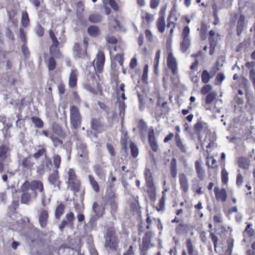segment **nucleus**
I'll return each instance as SVG.
<instances>
[{"instance_id":"nucleus-47","label":"nucleus","mask_w":255,"mask_h":255,"mask_svg":"<svg viewBox=\"0 0 255 255\" xmlns=\"http://www.w3.org/2000/svg\"><path fill=\"white\" fill-rule=\"evenodd\" d=\"M216 95L212 92L207 95L206 98V103L209 104L211 103L216 98Z\"/></svg>"},{"instance_id":"nucleus-63","label":"nucleus","mask_w":255,"mask_h":255,"mask_svg":"<svg viewBox=\"0 0 255 255\" xmlns=\"http://www.w3.org/2000/svg\"><path fill=\"white\" fill-rule=\"evenodd\" d=\"M114 60L118 62L121 66H122L123 65V56L121 54H117L114 58Z\"/></svg>"},{"instance_id":"nucleus-19","label":"nucleus","mask_w":255,"mask_h":255,"mask_svg":"<svg viewBox=\"0 0 255 255\" xmlns=\"http://www.w3.org/2000/svg\"><path fill=\"white\" fill-rule=\"evenodd\" d=\"M148 139L152 149L154 151H156L158 149V145L154 137V131L153 129L150 130L149 131Z\"/></svg>"},{"instance_id":"nucleus-34","label":"nucleus","mask_w":255,"mask_h":255,"mask_svg":"<svg viewBox=\"0 0 255 255\" xmlns=\"http://www.w3.org/2000/svg\"><path fill=\"white\" fill-rule=\"evenodd\" d=\"M89 20L93 23L100 22L102 19V16L98 13L91 14L89 17Z\"/></svg>"},{"instance_id":"nucleus-31","label":"nucleus","mask_w":255,"mask_h":255,"mask_svg":"<svg viewBox=\"0 0 255 255\" xmlns=\"http://www.w3.org/2000/svg\"><path fill=\"white\" fill-rule=\"evenodd\" d=\"M88 179L90 182L91 186H92L93 189L96 192H98L99 191V186L97 182V181L95 180L94 177L91 175H88Z\"/></svg>"},{"instance_id":"nucleus-62","label":"nucleus","mask_w":255,"mask_h":255,"mask_svg":"<svg viewBox=\"0 0 255 255\" xmlns=\"http://www.w3.org/2000/svg\"><path fill=\"white\" fill-rule=\"evenodd\" d=\"M35 31H36V34L39 36H41L43 35V33H44V29H43V28L38 25L36 28V29H35Z\"/></svg>"},{"instance_id":"nucleus-45","label":"nucleus","mask_w":255,"mask_h":255,"mask_svg":"<svg viewBox=\"0 0 255 255\" xmlns=\"http://www.w3.org/2000/svg\"><path fill=\"white\" fill-rule=\"evenodd\" d=\"M222 181L224 184H227L228 181V173L225 169H223L221 173Z\"/></svg>"},{"instance_id":"nucleus-17","label":"nucleus","mask_w":255,"mask_h":255,"mask_svg":"<svg viewBox=\"0 0 255 255\" xmlns=\"http://www.w3.org/2000/svg\"><path fill=\"white\" fill-rule=\"evenodd\" d=\"M202 163L201 160H197L195 163V167L197 176L200 180H203L205 177V170L202 166Z\"/></svg>"},{"instance_id":"nucleus-42","label":"nucleus","mask_w":255,"mask_h":255,"mask_svg":"<svg viewBox=\"0 0 255 255\" xmlns=\"http://www.w3.org/2000/svg\"><path fill=\"white\" fill-rule=\"evenodd\" d=\"M29 20L27 13L26 12H23L21 18L22 25L24 27H26L29 24Z\"/></svg>"},{"instance_id":"nucleus-23","label":"nucleus","mask_w":255,"mask_h":255,"mask_svg":"<svg viewBox=\"0 0 255 255\" xmlns=\"http://www.w3.org/2000/svg\"><path fill=\"white\" fill-rule=\"evenodd\" d=\"M179 15V14L177 12V5L176 3H174L167 20L175 22L177 20Z\"/></svg>"},{"instance_id":"nucleus-2","label":"nucleus","mask_w":255,"mask_h":255,"mask_svg":"<svg viewBox=\"0 0 255 255\" xmlns=\"http://www.w3.org/2000/svg\"><path fill=\"white\" fill-rule=\"evenodd\" d=\"M22 189L23 191L31 190L34 193V198L37 196V191L43 192L44 191L43 185L41 182L33 180L31 182L25 181L22 185Z\"/></svg>"},{"instance_id":"nucleus-41","label":"nucleus","mask_w":255,"mask_h":255,"mask_svg":"<svg viewBox=\"0 0 255 255\" xmlns=\"http://www.w3.org/2000/svg\"><path fill=\"white\" fill-rule=\"evenodd\" d=\"M31 121L36 127L42 128L43 127V122L39 118L33 117L31 118Z\"/></svg>"},{"instance_id":"nucleus-30","label":"nucleus","mask_w":255,"mask_h":255,"mask_svg":"<svg viewBox=\"0 0 255 255\" xmlns=\"http://www.w3.org/2000/svg\"><path fill=\"white\" fill-rule=\"evenodd\" d=\"M141 17L144 22H146L147 23H150L154 20V15L146 11L142 12Z\"/></svg>"},{"instance_id":"nucleus-48","label":"nucleus","mask_w":255,"mask_h":255,"mask_svg":"<svg viewBox=\"0 0 255 255\" xmlns=\"http://www.w3.org/2000/svg\"><path fill=\"white\" fill-rule=\"evenodd\" d=\"M53 161L55 167L58 168L60 166L61 163V158L58 155H54L53 156Z\"/></svg>"},{"instance_id":"nucleus-32","label":"nucleus","mask_w":255,"mask_h":255,"mask_svg":"<svg viewBox=\"0 0 255 255\" xmlns=\"http://www.w3.org/2000/svg\"><path fill=\"white\" fill-rule=\"evenodd\" d=\"M49 181L52 184L57 185L59 184L58 177L57 175V171H55L52 174H51L49 178Z\"/></svg>"},{"instance_id":"nucleus-12","label":"nucleus","mask_w":255,"mask_h":255,"mask_svg":"<svg viewBox=\"0 0 255 255\" xmlns=\"http://www.w3.org/2000/svg\"><path fill=\"white\" fill-rule=\"evenodd\" d=\"M84 48H81L80 46L76 44L73 48L74 53L77 58H83L86 54V48L88 46V42L86 39L84 40Z\"/></svg>"},{"instance_id":"nucleus-10","label":"nucleus","mask_w":255,"mask_h":255,"mask_svg":"<svg viewBox=\"0 0 255 255\" xmlns=\"http://www.w3.org/2000/svg\"><path fill=\"white\" fill-rule=\"evenodd\" d=\"M189 33L190 28L189 26H185L182 32L183 40L181 44V50L183 52H186L190 45Z\"/></svg>"},{"instance_id":"nucleus-26","label":"nucleus","mask_w":255,"mask_h":255,"mask_svg":"<svg viewBox=\"0 0 255 255\" xmlns=\"http://www.w3.org/2000/svg\"><path fill=\"white\" fill-rule=\"evenodd\" d=\"M114 185H112L111 183H109V187L107 189L106 194L105 196V200L106 201L108 202L110 200L115 199V194L114 192L112 190V187Z\"/></svg>"},{"instance_id":"nucleus-28","label":"nucleus","mask_w":255,"mask_h":255,"mask_svg":"<svg viewBox=\"0 0 255 255\" xmlns=\"http://www.w3.org/2000/svg\"><path fill=\"white\" fill-rule=\"evenodd\" d=\"M244 21L245 17L241 15L238 20L237 27V32L238 35H240L241 34L243 30L244 26Z\"/></svg>"},{"instance_id":"nucleus-4","label":"nucleus","mask_w":255,"mask_h":255,"mask_svg":"<svg viewBox=\"0 0 255 255\" xmlns=\"http://www.w3.org/2000/svg\"><path fill=\"white\" fill-rule=\"evenodd\" d=\"M125 84L122 83L120 85L119 89H117L118 94H120L121 92V98L123 101L121 100L119 98L117 99V102L116 103V107H118L120 117L123 118L125 115V109L126 106L124 100L127 99V97L125 95Z\"/></svg>"},{"instance_id":"nucleus-53","label":"nucleus","mask_w":255,"mask_h":255,"mask_svg":"<svg viewBox=\"0 0 255 255\" xmlns=\"http://www.w3.org/2000/svg\"><path fill=\"white\" fill-rule=\"evenodd\" d=\"M207 165L209 167H212L216 163V160L213 157H207Z\"/></svg>"},{"instance_id":"nucleus-46","label":"nucleus","mask_w":255,"mask_h":255,"mask_svg":"<svg viewBox=\"0 0 255 255\" xmlns=\"http://www.w3.org/2000/svg\"><path fill=\"white\" fill-rule=\"evenodd\" d=\"M56 66V62L53 58H50L48 62H47V66L49 70L51 71L54 69Z\"/></svg>"},{"instance_id":"nucleus-16","label":"nucleus","mask_w":255,"mask_h":255,"mask_svg":"<svg viewBox=\"0 0 255 255\" xmlns=\"http://www.w3.org/2000/svg\"><path fill=\"white\" fill-rule=\"evenodd\" d=\"M179 183L182 190L187 192L189 189L188 180L184 173H181L179 175Z\"/></svg>"},{"instance_id":"nucleus-36","label":"nucleus","mask_w":255,"mask_h":255,"mask_svg":"<svg viewBox=\"0 0 255 255\" xmlns=\"http://www.w3.org/2000/svg\"><path fill=\"white\" fill-rule=\"evenodd\" d=\"M187 248L190 255H198V253L193 249V247L191 240L189 239L187 242Z\"/></svg>"},{"instance_id":"nucleus-64","label":"nucleus","mask_w":255,"mask_h":255,"mask_svg":"<svg viewBox=\"0 0 255 255\" xmlns=\"http://www.w3.org/2000/svg\"><path fill=\"white\" fill-rule=\"evenodd\" d=\"M148 66L146 65L143 69V73L142 75V80L145 81L147 79Z\"/></svg>"},{"instance_id":"nucleus-39","label":"nucleus","mask_w":255,"mask_h":255,"mask_svg":"<svg viewBox=\"0 0 255 255\" xmlns=\"http://www.w3.org/2000/svg\"><path fill=\"white\" fill-rule=\"evenodd\" d=\"M176 144L178 147L183 152H185L186 151V148L185 145L182 142L181 139L178 135L176 136Z\"/></svg>"},{"instance_id":"nucleus-24","label":"nucleus","mask_w":255,"mask_h":255,"mask_svg":"<svg viewBox=\"0 0 255 255\" xmlns=\"http://www.w3.org/2000/svg\"><path fill=\"white\" fill-rule=\"evenodd\" d=\"M52 166L51 161L49 159H45V165H41L37 169V172L40 174H42L45 171H48L51 169Z\"/></svg>"},{"instance_id":"nucleus-27","label":"nucleus","mask_w":255,"mask_h":255,"mask_svg":"<svg viewBox=\"0 0 255 255\" xmlns=\"http://www.w3.org/2000/svg\"><path fill=\"white\" fill-rule=\"evenodd\" d=\"M157 26L158 29V30L162 33L164 31L165 27V17L162 15L160 16L157 20Z\"/></svg>"},{"instance_id":"nucleus-61","label":"nucleus","mask_w":255,"mask_h":255,"mask_svg":"<svg viewBox=\"0 0 255 255\" xmlns=\"http://www.w3.org/2000/svg\"><path fill=\"white\" fill-rule=\"evenodd\" d=\"M160 0H150V6L151 8H156L159 5Z\"/></svg>"},{"instance_id":"nucleus-51","label":"nucleus","mask_w":255,"mask_h":255,"mask_svg":"<svg viewBox=\"0 0 255 255\" xmlns=\"http://www.w3.org/2000/svg\"><path fill=\"white\" fill-rule=\"evenodd\" d=\"M145 176L146 183L153 182V178L152 176V174L149 170H146L145 171Z\"/></svg>"},{"instance_id":"nucleus-58","label":"nucleus","mask_w":255,"mask_h":255,"mask_svg":"<svg viewBox=\"0 0 255 255\" xmlns=\"http://www.w3.org/2000/svg\"><path fill=\"white\" fill-rule=\"evenodd\" d=\"M23 55L25 57H27L29 55V52L26 45L24 43L21 47Z\"/></svg>"},{"instance_id":"nucleus-29","label":"nucleus","mask_w":255,"mask_h":255,"mask_svg":"<svg viewBox=\"0 0 255 255\" xmlns=\"http://www.w3.org/2000/svg\"><path fill=\"white\" fill-rule=\"evenodd\" d=\"M88 31L89 35L93 37H96L99 35L100 33L99 28L95 25H92L89 27Z\"/></svg>"},{"instance_id":"nucleus-59","label":"nucleus","mask_w":255,"mask_h":255,"mask_svg":"<svg viewBox=\"0 0 255 255\" xmlns=\"http://www.w3.org/2000/svg\"><path fill=\"white\" fill-rule=\"evenodd\" d=\"M109 3L111 7L116 11L119 10V6L115 1L114 0H109Z\"/></svg>"},{"instance_id":"nucleus-57","label":"nucleus","mask_w":255,"mask_h":255,"mask_svg":"<svg viewBox=\"0 0 255 255\" xmlns=\"http://www.w3.org/2000/svg\"><path fill=\"white\" fill-rule=\"evenodd\" d=\"M106 40L107 42L111 44H116L117 41V39L115 37L109 35L106 37Z\"/></svg>"},{"instance_id":"nucleus-35","label":"nucleus","mask_w":255,"mask_h":255,"mask_svg":"<svg viewBox=\"0 0 255 255\" xmlns=\"http://www.w3.org/2000/svg\"><path fill=\"white\" fill-rule=\"evenodd\" d=\"M8 151V148L6 146L2 145L0 147V160H4L6 156Z\"/></svg>"},{"instance_id":"nucleus-56","label":"nucleus","mask_w":255,"mask_h":255,"mask_svg":"<svg viewBox=\"0 0 255 255\" xmlns=\"http://www.w3.org/2000/svg\"><path fill=\"white\" fill-rule=\"evenodd\" d=\"M212 89V87L210 85H206L202 88L201 93L202 94H206L209 92Z\"/></svg>"},{"instance_id":"nucleus-14","label":"nucleus","mask_w":255,"mask_h":255,"mask_svg":"<svg viewBox=\"0 0 255 255\" xmlns=\"http://www.w3.org/2000/svg\"><path fill=\"white\" fill-rule=\"evenodd\" d=\"M78 72L74 67H72L71 69L69 77V85L71 88L75 87L77 85V78Z\"/></svg>"},{"instance_id":"nucleus-1","label":"nucleus","mask_w":255,"mask_h":255,"mask_svg":"<svg viewBox=\"0 0 255 255\" xmlns=\"http://www.w3.org/2000/svg\"><path fill=\"white\" fill-rule=\"evenodd\" d=\"M118 243L119 240L114 229L108 228L105 236V247L112 251H115L117 249Z\"/></svg>"},{"instance_id":"nucleus-44","label":"nucleus","mask_w":255,"mask_h":255,"mask_svg":"<svg viewBox=\"0 0 255 255\" xmlns=\"http://www.w3.org/2000/svg\"><path fill=\"white\" fill-rule=\"evenodd\" d=\"M41 203L43 206H46L50 202V198L46 197L44 191L41 192Z\"/></svg>"},{"instance_id":"nucleus-3","label":"nucleus","mask_w":255,"mask_h":255,"mask_svg":"<svg viewBox=\"0 0 255 255\" xmlns=\"http://www.w3.org/2000/svg\"><path fill=\"white\" fill-rule=\"evenodd\" d=\"M167 52V64L168 67L171 70L172 73L174 75L178 74L177 62L176 58L173 56L172 52L171 46L170 44H167L166 46Z\"/></svg>"},{"instance_id":"nucleus-40","label":"nucleus","mask_w":255,"mask_h":255,"mask_svg":"<svg viewBox=\"0 0 255 255\" xmlns=\"http://www.w3.org/2000/svg\"><path fill=\"white\" fill-rule=\"evenodd\" d=\"M252 225L251 224H248L246 226V228L244 231L245 235H247L249 237H252L254 235V230L253 228H251Z\"/></svg>"},{"instance_id":"nucleus-55","label":"nucleus","mask_w":255,"mask_h":255,"mask_svg":"<svg viewBox=\"0 0 255 255\" xmlns=\"http://www.w3.org/2000/svg\"><path fill=\"white\" fill-rule=\"evenodd\" d=\"M210 237L212 239V241L213 242L214 246L215 248V250H216V248L217 247L218 238V237L213 233H210Z\"/></svg>"},{"instance_id":"nucleus-50","label":"nucleus","mask_w":255,"mask_h":255,"mask_svg":"<svg viewBox=\"0 0 255 255\" xmlns=\"http://www.w3.org/2000/svg\"><path fill=\"white\" fill-rule=\"evenodd\" d=\"M91 127H92V128L93 129L95 130V131L100 132V127H99V122L98 120H95V119L92 120V123H91Z\"/></svg>"},{"instance_id":"nucleus-7","label":"nucleus","mask_w":255,"mask_h":255,"mask_svg":"<svg viewBox=\"0 0 255 255\" xmlns=\"http://www.w3.org/2000/svg\"><path fill=\"white\" fill-rule=\"evenodd\" d=\"M77 158L81 164H87L89 161L87 147L83 143H80L78 145Z\"/></svg>"},{"instance_id":"nucleus-33","label":"nucleus","mask_w":255,"mask_h":255,"mask_svg":"<svg viewBox=\"0 0 255 255\" xmlns=\"http://www.w3.org/2000/svg\"><path fill=\"white\" fill-rule=\"evenodd\" d=\"M64 205L61 204H59L56 208L55 213V217L57 219H59L64 213Z\"/></svg>"},{"instance_id":"nucleus-21","label":"nucleus","mask_w":255,"mask_h":255,"mask_svg":"<svg viewBox=\"0 0 255 255\" xmlns=\"http://www.w3.org/2000/svg\"><path fill=\"white\" fill-rule=\"evenodd\" d=\"M20 190L22 192L21 195V203L23 204H28L32 198L29 190L23 191L22 189V185L21 186Z\"/></svg>"},{"instance_id":"nucleus-5","label":"nucleus","mask_w":255,"mask_h":255,"mask_svg":"<svg viewBox=\"0 0 255 255\" xmlns=\"http://www.w3.org/2000/svg\"><path fill=\"white\" fill-rule=\"evenodd\" d=\"M70 122L72 127L77 129L79 128L81 124V116L78 108L73 106L70 109Z\"/></svg>"},{"instance_id":"nucleus-9","label":"nucleus","mask_w":255,"mask_h":255,"mask_svg":"<svg viewBox=\"0 0 255 255\" xmlns=\"http://www.w3.org/2000/svg\"><path fill=\"white\" fill-rule=\"evenodd\" d=\"M105 55L103 52L99 51L93 64L96 73H100L102 72L105 64Z\"/></svg>"},{"instance_id":"nucleus-38","label":"nucleus","mask_w":255,"mask_h":255,"mask_svg":"<svg viewBox=\"0 0 255 255\" xmlns=\"http://www.w3.org/2000/svg\"><path fill=\"white\" fill-rule=\"evenodd\" d=\"M213 76H210L208 71L206 70L203 71L201 76L202 81L204 83H207L210 79L213 77Z\"/></svg>"},{"instance_id":"nucleus-43","label":"nucleus","mask_w":255,"mask_h":255,"mask_svg":"<svg viewBox=\"0 0 255 255\" xmlns=\"http://www.w3.org/2000/svg\"><path fill=\"white\" fill-rule=\"evenodd\" d=\"M131 153L133 157L135 158L138 155V150L136 146L133 143H130Z\"/></svg>"},{"instance_id":"nucleus-22","label":"nucleus","mask_w":255,"mask_h":255,"mask_svg":"<svg viewBox=\"0 0 255 255\" xmlns=\"http://www.w3.org/2000/svg\"><path fill=\"white\" fill-rule=\"evenodd\" d=\"M48 214L46 210H42L39 216V221L41 227H45L46 225Z\"/></svg>"},{"instance_id":"nucleus-54","label":"nucleus","mask_w":255,"mask_h":255,"mask_svg":"<svg viewBox=\"0 0 255 255\" xmlns=\"http://www.w3.org/2000/svg\"><path fill=\"white\" fill-rule=\"evenodd\" d=\"M110 25L111 26H113L115 29H122V26L120 22L116 19L114 20L113 23H111Z\"/></svg>"},{"instance_id":"nucleus-20","label":"nucleus","mask_w":255,"mask_h":255,"mask_svg":"<svg viewBox=\"0 0 255 255\" xmlns=\"http://www.w3.org/2000/svg\"><path fill=\"white\" fill-rule=\"evenodd\" d=\"M92 210L94 213V218L95 219H97L101 217L103 215L104 211V208L101 206H99L96 202L94 203Z\"/></svg>"},{"instance_id":"nucleus-60","label":"nucleus","mask_w":255,"mask_h":255,"mask_svg":"<svg viewBox=\"0 0 255 255\" xmlns=\"http://www.w3.org/2000/svg\"><path fill=\"white\" fill-rule=\"evenodd\" d=\"M50 137L55 146H58L61 145V141L59 138L53 136H51Z\"/></svg>"},{"instance_id":"nucleus-11","label":"nucleus","mask_w":255,"mask_h":255,"mask_svg":"<svg viewBox=\"0 0 255 255\" xmlns=\"http://www.w3.org/2000/svg\"><path fill=\"white\" fill-rule=\"evenodd\" d=\"M85 89L95 95L100 93L99 84L96 80H89L85 85Z\"/></svg>"},{"instance_id":"nucleus-15","label":"nucleus","mask_w":255,"mask_h":255,"mask_svg":"<svg viewBox=\"0 0 255 255\" xmlns=\"http://www.w3.org/2000/svg\"><path fill=\"white\" fill-rule=\"evenodd\" d=\"M33 157L29 156L23 158L21 161V166L23 170H32L34 165Z\"/></svg>"},{"instance_id":"nucleus-52","label":"nucleus","mask_w":255,"mask_h":255,"mask_svg":"<svg viewBox=\"0 0 255 255\" xmlns=\"http://www.w3.org/2000/svg\"><path fill=\"white\" fill-rule=\"evenodd\" d=\"M214 221L217 223H222L223 222V216L221 213H217L213 217Z\"/></svg>"},{"instance_id":"nucleus-18","label":"nucleus","mask_w":255,"mask_h":255,"mask_svg":"<svg viewBox=\"0 0 255 255\" xmlns=\"http://www.w3.org/2000/svg\"><path fill=\"white\" fill-rule=\"evenodd\" d=\"M194 128L195 131L198 132L199 134L202 133L203 132L207 133L209 131L208 125L206 123L201 121L198 122L196 124Z\"/></svg>"},{"instance_id":"nucleus-25","label":"nucleus","mask_w":255,"mask_h":255,"mask_svg":"<svg viewBox=\"0 0 255 255\" xmlns=\"http://www.w3.org/2000/svg\"><path fill=\"white\" fill-rule=\"evenodd\" d=\"M147 192L150 199L155 200L156 197L155 187L153 183H146Z\"/></svg>"},{"instance_id":"nucleus-49","label":"nucleus","mask_w":255,"mask_h":255,"mask_svg":"<svg viewBox=\"0 0 255 255\" xmlns=\"http://www.w3.org/2000/svg\"><path fill=\"white\" fill-rule=\"evenodd\" d=\"M128 136L127 133L125 134L124 136H122L121 139V143L123 145V146L124 147V148L126 151L128 150Z\"/></svg>"},{"instance_id":"nucleus-37","label":"nucleus","mask_w":255,"mask_h":255,"mask_svg":"<svg viewBox=\"0 0 255 255\" xmlns=\"http://www.w3.org/2000/svg\"><path fill=\"white\" fill-rule=\"evenodd\" d=\"M239 165L243 169H248L249 167V163L246 158L240 157L239 159Z\"/></svg>"},{"instance_id":"nucleus-13","label":"nucleus","mask_w":255,"mask_h":255,"mask_svg":"<svg viewBox=\"0 0 255 255\" xmlns=\"http://www.w3.org/2000/svg\"><path fill=\"white\" fill-rule=\"evenodd\" d=\"M214 193L218 201L225 202L227 197V192L225 189H220L218 187L214 188Z\"/></svg>"},{"instance_id":"nucleus-6","label":"nucleus","mask_w":255,"mask_h":255,"mask_svg":"<svg viewBox=\"0 0 255 255\" xmlns=\"http://www.w3.org/2000/svg\"><path fill=\"white\" fill-rule=\"evenodd\" d=\"M67 175L68 188L73 191H78L80 183L79 180L77 178L74 170L70 169L67 172Z\"/></svg>"},{"instance_id":"nucleus-8","label":"nucleus","mask_w":255,"mask_h":255,"mask_svg":"<svg viewBox=\"0 0 255 255\" xmlns=\"http://www.w3.org/2000/svg\"><path fill=\"white\" fill-rule=\"evenodd\" d=\"M56 31L53 24L52 26L51 29L49 30V36L52 41V45L50 48V52L51 55L56 57H60V52L57 49L59 45V42L57 38L54 35V32Z\"/></svg>"}]
</instances>
